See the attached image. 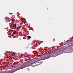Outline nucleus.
<instances>
[{
    "mask_svg": "<svg viewBox=\"0 0 73 73\" xmlns=\"http://www.w3.org/2000/svg\"><path fill=\"white\" fill-rule=\"evenodd\" d=\"M49 58H50V55L48 54L45 57H41V58H38L37 60L35 61H32L28 63H25L24 64L21 65L19 68H20V69H23L25 67H28L30 66L32 64H35L37 63L38 61H41V60H46V59H48Z\"/></svg>",
    "mask_w": 73,
    "mask_h": 73,
    "instance_id": "nucleus-1",
    "label": "nucleus"
},
{
    "mask_svg": "<svg viewBox=\"0 0 73 73\" xmlns=\"http://www.w3.org/2000/svg\"><path fill=\"white\" fill-rule=\"evenodd\" d=\"M59 52L57 54H55V56H52V57H56V56H58V55H60V54H62V53H61V51H58V52Z\"/></svg>",
    "mask_w": 73,
    "mask_h": 73,
    "instance_id": "nucleus-2",
    "label": "nucleus"
},
{
    "mask_svg": "<svg viewBox=\"0 0 73 73\" xmlns=\"http://www.w3.org/2000/svg\"><path fill=\"white\" fill-rule=\"evenodd\" d=\"M17 71V70H11L9 71L6 72V73H13L14 72H16V71Z\"/></svg>",
    "mask_w": 73,
    "mask_h": 73,
    "instance_id": "nucleus-3",
    "label": "nucleus"
},
{
    "mask_svg": "<svg viewBox=\"0 0 73 73\" xmlns=\"http://www.w3.org/2000/svg\"><path fill=\"white\" fill-rule=\"evenodd\" d=\"M22 27V26H19L17 28H16V29H20V28H21Z\"/></svg>",
    "mask_w": 73,
    "mask_h": 73,
    "instance_id": "nucleus-4",
    "label": "nucleus"
},
{
    "mask_svg": "<svg viewBox=\"0 0 73 73\" xmlns=\"http://www.w3.org/2000/svg\"><path fill=\"white\" fill-rule=\"evenodd\" d=\"M16 33V31H14L13 32V34H14V35H15Z\"/></svg>",
    "mask_w": 73,
    "mask_h": 73,
    "instance_id": "nucleus-5",
    "label": "nucleus"
},
{
    "mask_svg": "<svg viewBox=\"0 0 73 73\" xmlns=\"http://www.w3.org/2000/svg\"><path fill=\"white\" fill-rule=\"evenodd\" d=\"M13 27H15V28H16V25L14 24L13 25Z\"/></svg>",
    "mask_w": 73,
    "mask_h": 73,
    "instance_id": "nucleus-6",
    "label": "nucleus"
},
{
    "mask_svg": "<svg viewBox=\"0 0 73 73\" xmlns=\"http://www.w3.org/2000/svg\"><path fill=\"white\" fill-rule=\"evenodd\" d=\"M28 39H30L31 38V37L30 36H28Z\"/></svg>",
    "mask_w": 73,
    "mask_h": 73,
    "instance_id": "nucleus-7",
    "label": "nucleus"
},
{
    "mask_svg": "<svg viewBox=\"0 0 73 73\" xmlns=\"http://www.w3.org/2000/svg\"><path fill=\"white\" fill-rule=\"evenodd\" d=\"M10 61H11V62H13V60H10Z\"/></svg>",
    "mask_w": 73,
    "mask_h": 73,
    "instance_id": "nucleus-8",
    "label": "nucleus"
},
{
    "mask_svg": "<svg viewBox=\"0 0 73 73\" xmlns=\"http://www.w3.org/2000/svg\"><path fill=\"white\" fill-rule=\"evenodd\" d=\"M31 66H33V67H34V66H33V65H32Z\"/></svg>",
    "mask_w": 73,
    "mask_h": 73,
    "instance_id": "nucleus-9",
    "label": "nucleus"
},
{
    "mask_svg": "<svg viewBox=\"0 0 73 73\" xmlns=\"http://www.w3.org/2000/svg\"><path fill=\"white\" fill-rule=\"evenodd\" d=\"M53 52H52V53H53Z\"/></svg>",
    "mask_w": 73,
    "mask_h": 73,
    "instance_id": "nucleus-10",
    "label": "nucleus"
},
{
    "mask_svg": "<svg viewBox=\"0 0 73 73\" xmlns=\"http://www.w3.org/2000/svg\"><path fill=\"white\" fill-rule=\"evenodd\" d=\"M53 52H52V53H53Z\"/></svg>",
    "mask_w": 73,
    "mask_h": 73,
    "instance_id": "nucleus-11",
    "label": "nucleus"
}]
</instances>
